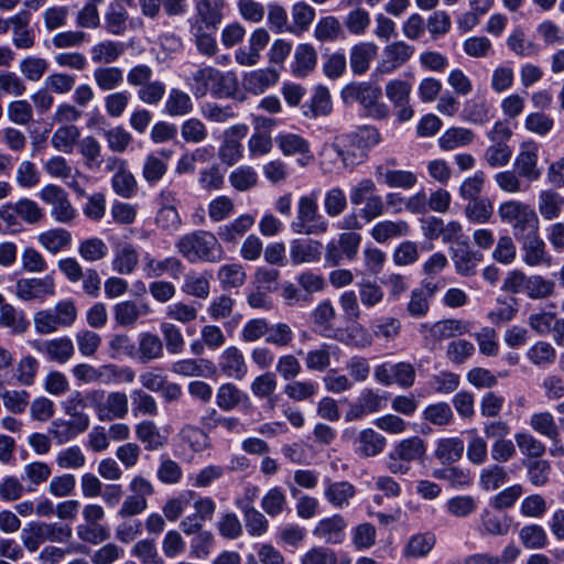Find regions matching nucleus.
I'll list each match as a JSON object with an SVG mask.
<instances>
[{"label": "nucleus", "instance_id": "nucleus-44", "mask_svg": "<svg viewBox=\"0 0 564 564\" xmlns=\"http://www.w3.org/2000/svg\"><path fill=\"white\" fill-rule=\"evenodd\" d=\"M83 432H85V424L82 420H78L77 425L69 421L54 420L48 427V433L57 445L69 442Z\"/></svg>", "mask_w": 564, "mask_h": 564}, {"label": "nucleus", "instance_id": "nucleus-48", "mask_svg": "<svg viewBox=\"0 0 564 564\" xmlns=\"http://www.w3.org/2000/svg\"><path fill=\"white\" fill-rule=\"evenodd\" d=\"M293 72L296 76H306L317 63V53L311 44H300L294 53Z\"/></svg>", "mask_w": 564, "mask_h": 564}, {"label": "nucleus", "instance_id": "nucleus-61", "mask_svg": "<svg viewBox=\"0 0 564 564\" xmlns=\"http://www.w3.org/2000/svg\"><path fill=\"white\" fill-rule=\"evenodd\" d=\"M527 358L538 367L552 365L556 359V350L547 341H536L527 351Z\"/></svg>", "mask_w": 564, "mask_h": 564}, {"label": "nucleus", "instance_id": "nucleus-54", "mask_svg": "<svg viewBox=\"0 0 564 564\" xmlns=\"http://www.w3.org/2000/svg\"><path fill=\"white\" fill-rule=\"evenodd\" d=\"M508 47L520 57H531L539 53V46L528 40L522 29L517 28L507 39Z\"/></svg>", "mask_w": 564, "mask_h": 564}, {"label": "nucleus", "instance_id": "nucleus-32", "mask_svg": "<svg viewBox=\"0 0 564 564\" xmlns=\"http://www.w3.org/2000/svg\"><path fill=\"white\" fill-rule=\"evenodd\" d=\"M340 351L336 345L322 344L318 348L306 352L304 362L310 371H325L330 365V357Z\"/></svg>", "mask_w": 564, "mask_h": 564}, {"label": "nucleus", "instance_id": "nucleus-42", "mask_svg": "<svg viewBox=\"0 0 564 564\" xmlns=\"http://www.w3.org/2000/svg\"><path fill=\"white\" fill-rule=\"evenodd\" d=\"M464 453V442L458 437L441 438L434 455L444 465L459 460Z\"/></svg>", "mask_w": 564, "mask_h": 564}, {"label": "nucleus", "instance_id": "nucleus-5", "mask_svg": "<svg viewBox=\"0 0 564 564\" xmlns=\"http://www.w3.org/2000/svg\"><path fill=\"white\" fill-rule=\"evenodd\" d=\"M498 215L502 223L511 226L516 239L539 231V217L535 210L523 202L510 199L501 203Z\"/></svg>", "mask_w": 564, "mask_h": 564}, {"label": "nucleus", "instance_id": "nucleus-45", "mask_svg": "<svg viewBox=\"0 0 564 564\" xmlns=\"http://www.w3.org/2000/svg\"><path fill=\"white\" fill-rule=\"evenodd\" d=\"M40 245L48 252L55 254L72 242V235L63 228H54L39 235Z\"/></svg>", "mask_w": 564, "mask_h": 564}, {"label": "nucleus", "instance_id": "nucleus-64", "mask_svg": "<svg viewBox=\"0 0 564 564\" xmlns=\"http://www.w3.org/2000/svg\"><path fill=\"white\" fill-rule=\"evenodd\" d=\"M508 479L503 466L499 464L484 468L479 475V485L484 490L491 491L501 487Z\"/></svg>", "mask_w": 564, "mask_h": 564}, {"label": "nucleus", "instance_id": "nucleus-29", "mask_svg": "<svg viewBox=\"0 0 564 564\" xmlns=\"http://www.w3.org/2000/svg\"><path fill=\"white\" fill-rule=\"evenodd\" d=\"M302 113L306 118H317L327 116L332 111V100L328 89L324 86H318L308 102L301 107Z\"/></svg>", "mask_w": 564, "mask_h": 564}, {"label": "nucleus", "instance_id": "nucleus-55", "mask_svg": "<svg viewBox=\"0 0 564 564\" xmlns=\"http://www.w3.org/2000/svg\"><path fill=\"white\" fill-rule=\"evenodd\" d=\"M134 378L135 373L129 367H118L117 365L109 364L98 368V381L106 384L118 382L130 383Z\"/></svg>", "mask_w": 564, "mask_h": 564}, {"label": "nucleus", "instance_id": "nucleus-33", "mask_svg": "<svg viewBox=\"0 0 564 564\" xmlns=\"http://www.w3.org/2000/svg\"><path fill=\"white\" fill-rule=\"evenodd\" d=\"M409 231V224L404 220H383L372 227L370 235L377 242L384 243L390 239L404 237Z\"/></svg>", "mask_w": 564, "mask_h": 564}, {"label": "nucleus", "instance_id": "nucleus-63", "mask_svg": "<svg viewBox=\"0 0 564 564\" xmlns=\"http://www.w3.org/2000/svg\"><path fill=\"white\" fill-rule=\"evenodd\" d=\"M167 172V162L154 154H149L142 165V176L147 183H159Z\"/></svg>", "mask_w": 564, "mask_h": 564}, {"label": "nucleus", "instance_id": "nucleus-15", "mask_svg": "<svg viewBox=\"0 0 564 564\" xmlns=\"http://www.w3.org/2000/svg\"><path fill=\"white\" fill-rule=\"evenodd\" d=\"M184 270V264L176 257L159 260L150 254H145L143 258V271L148 278L156 279L163 274H169L173 279H180Z\"/></svg>", "mask_w": 564, "mask_h": 564}, {"label": "nucleus", "instance_id": "nucleus-7", "mask_svg": "<svg viewBox=\"0 0 564 564\" xmlns=\"http://www.w3.org/2000/svg\"><path fill=\"white\" fill-rule=\"evenodd\" d=\"M426 445L420 436H411L398 442L389 453L386 462L388 470L393 475H406L411 464L424 458Z\"/></svg>", "mask_w": 564, "mask_h": 564}, {"label": "nucleus", "instance_id": "nucleus-2", "mask_svg": "<svg viewBox=\"0 0 564 564\" xmlns=\"http://www.w3.org/2000/svg\"><path fill=\"white\" fill-rule=\"evenodd\" d=\"M382 91L379 86L370 83H350L340 93L346 105L359 102L365 112L375 119H386L389 116V107L380 101Z\"/></svg>", "mask_w": 564, "mask_h": 564}, {"label": "nucleus", "instance_id": "nucleus-43", "mask_svg": "<svg viewBox=\"0 0 564 564\" xmlns=\"http://www.w3.org/2000/svg\"><path fill=\"white\" fill-rule=\"evenodd\" d=\"M138 354L142 362L161 358L163 356L162 339L156 334L150 332L140 334Z\"/></svg>", "mask_w": 564, "mask_h": 564}, {"label": "nucleus", "instance_id": "nucleus-10", "mask_svg": "<svg viewBox=\"0 0 564 564\" xmlns=\"http://www.w3.org/2000/svg\"><path fill=\"white\" fill-rule=\"evenodd\" d=\"M386 398L373 389H364L354 403L345 413L346 422L362 420L364 417L379 412L383 409Z\"/></svg>", "mask_w": 564, "mask_h": 564}, {"label": "nucleus", "instance_id": "nucleus-58", "mask_svg": "<svg viewBox=\"0 0 564 564\" xmlns=\"http://www.w3.org/2000/svg\"><path fill=\"white\" fill-rule=\"evenodd\" d=\"M292 21L294 24V29L290 28L291 32H305L308 30L310 25L315 19L316 12L315 9L304 1H299L293 4L292 10Z\"/></svg>", "mask_w": 564, "mask_h": 564}, {"label": "nucleus", "instance_id": "nucleus-9", "mask_svg": "<svg viewBox=\"0 0 564 564\" xmlns=\"http://www.w3.org/2000/svg\"><path fill=\"white\" fill-rule=\"evenodd\" d=\"M40 198L51 206L52 217L61 224H69L77 213L68 199L67 193L57 185H46L39 193Z\"/></svg>", "mask_w": 564, "mask_h": 564}, {"label": "nucleus", "instance_id": "nucleus-30", "mask_svg": "<svg viewBox=\"0 0 564 564\" xmlns=\"http://www.w3.org/2000/svg\"><path fill=\"white\" fill-rule=\"evenodd\" d=\"M126 52L122 42L105 40L93 45L90 57L95 64H112Z\"/></svg>", "mask_w": 564, "mask_h": 564}, {"label": "nucleus", "instance_id": "nucleus-50", "mask_svg": "<svg viewBox=\"0 0 564 564\" xmlns=\"http://www.w3.org/2000/svg\"><path fill=\"white\" fill-rule=\"evenodd\" d=\"M519 539L529 550H542L549 543L546 531L539 524L523 525L519 531Z\"/></svg>", "mask_w": 564, "mask_h": 564}, {"label": "nucleus", "instance_id": "nucleus-47", "mask_svg": "<svg viewBox=\"0 0 564 564\" xmlns=\"http://www.w3.org/2000/svg\"><path fill=\"white\" fill-rule=\"evenodd\" d=\"M529 424L534 432L551 441H557L560 437V429L555 419L547 411L533 413L530 416Z\"/></svg>", "mask_w": 564, "mask_h": 564}, {"label": "nucleus", "instance_id": "nucleus-6", "mask_svg": "<svg viewBox=\"0 0 564 564\" xmlns=\"http://www.w3.org/2000/svg\"><path fill=\"white\" fill-rule=\"evenodd\" d=\"M72 538V528L58 522H32L21 532V541L29 552H35L45 542L65 543Z\"/></svg>", "mask_w": 564, "mask_h": 564}, {"label": "nucleus", "instance_id": "nucleus-14", "mask_svg": "<svg viewBox=\"0 0 564 564\" xmlns=\"http://www.w3.org/2000/svg\"><path fill=\"white\" fill-rule=\"evenodd\" d=\"M517 241L521 243L523 261L530 267H538L542 264H550L551 257L546 251L545 242L539 236V231L527 234Z\"/></svg>", "mask_w": 564, "mask_h": 564}, {"label": "nucleus", "instance_id": "nucleus-1", "mask_svg": "<svg viewBox=\"0 0 564 564\" xmlns=\"http://www.w3.org/2000/svg\"><path fill=\"white\" fill-rule=\"evenodd\" d=\"M175 248L189 263L218 262L224 254L217 237L205 230H195L182 236L176 241Z\"/></svg>", "mask_w": 564, "mask_h": 564}, {"label": "nucleus", "instance_id": "nucleus-34", "mask_svg": "<svg viewBox=\"0 0 564 564\" xmlns=\"http://www.w3.org/2000/svg\"><path fill=\"white\" fill-rule=\"evenodd\" d=\"M242 403H250L247 393L238 389L234 383L221 384L216 393V404L224 411H231Z\"/></svg>", "mask_w": 564, "mask_h": 564}, {"label": "nucleus", "instance_id": "nucleus-41", "mask_svg": "<svg viewBox=\"0 0 564 564\" xmlns=\"http://www.w3.org/2000/svg\"><path fill=\"white\" fill-rule=\"evenodd\" d=\"M93 77L100 90L112 91L123 83V70L117 66H98Z\"/></svg>", "mask_w": 564, "mask_h": 564}, {"label": "nucleus", "instance_id": "nucleus-51", "mask_svg": "<svg viewBox=\"0 0 564 564\" xmlns=\"http://www.w3.org/2000/svg\"><path fill=\"white\" fill-rule=\"evenodd\" d=\"M238 90V79L232 72L216 69L210 94L218 98L232 97Z\"/></svg>", "mask_w": 564, "mask_h": 564}, {"label": "nucleus", "instance_id": "nucleus-39", "mask_svg": "<svg viewBox=\"0 0 564 564\" xmlns=\"http://www.w3.org/2000/svg\"><path fill=\"white\" fill-rule=\"evenodd\" d=\"M564 206V198L553 189H545L539 194L538 209L545 220L560 217Z\"/></svg>", "mask_w": 564, "mask_h": 564}, {"label": "nucleus", "instance_id": "nucleus-46", "mask_svg": "<svg viewBox=\"0 0 564 564\" xmlns=\"http://www.w3.org/2000/svg\"><path fill=\"white\" fill-rule=\"evenodd\" d=\"M514 441L521 454L529 460L539 459L546 452L545 444L529 432L516 433Z\"/></svg>", "mask_w": 564, "mask_h": 564}, {"label": "nucleus", "instance_id": "nucleus-36", "mask_svg": "<svg viewBox=\"0 0 564 564\" xmlns=\"http://www.w3.org/2000/svg\"><path fill=\"white\" fill-rule=\"evenodd\" d=\"M375 174L378 180H381L389 187L411 188L416 183V175L410 171L389 170L379 165Z\"/></svg>", "mask_w": 564, "mask_h": 564}, {"label": "nucleus", "instance_id": "nucleus-26", "mask_svg": "<svg viewBox=\"0 0 564 564\" xmlns=\"http://www.w3.org/2000/svg\"><path fill=\"white\" fill-rule=\"evenodd\" d=\"M357 442V453L362 457L378 456L387 446V438L370 427L360 431Z\"/></svg>", "mask_w": 564, "mask_h": 564}, {"label": "nucleus", "instance_id": "nucleus-11", "mask_svg": "<svg viewBox=\"0 0 564 564\" xmlns=\"http://www.w3.org/2000/svg\"><path fill=\"white\" fill-rule=\"evenodd\" d=\"M31 346L39 354H42L47 360L65 364L74 355V345L68 337H58L54 339H37L31 343Z\"/></svg>", "mask_w": 564, "mask_h": 564}, {"label": "nucleus", "instance_id": "nucleus-57", "mask_svg": "<svg viewBox=\"0 0 564 564\" xmlns=\"http://www.w3.org/2000/svg\"><path fill=\"white\" fill-rule=\"evenodd\" d=\"M135 434L139 441L145 444V449L154 451L162 447L165 438L161 435L156 425L151 421H144L137 425Z\"/></svg>", "mask_w": 564, "mask_h": 564}, {"label": "nucleus", "instance_id": "nucleus-49", "mask_svg": "<svg viewBox=\"0 0 564 564\" xmlns=\"http://www.w3.org/2000/svg\"><path fill=\"white\" fill-rule=\"evenodd\" d=\"M216 69L213 66H204L193 73L188 85L196 98L205 97L210 93Z\"/></svg>", "mask_w": 564, "mask_h": 564}, {"label": "nucleus", "instance_id": "nucleus-40", "mask_svg": "<svg viewBox=\"0 0 564 564\" xmlns=\"http://www.w3.org/2000/svg\"><path fill=\"white\" fill-rule=\"evenodd\" d=\"M139 262V253L131 243H123L117 247L112 260V269L119 274H130Z\"/></svg>", "mask_w": 564, "mask_h": 564}, {"label": "nucleus", "instance_id": "nucleus-16", "mask_svg": "<svg viewBox=\"0 0 564 564\" xmlns=\"http://www.w3.org/2000/svg\"><path fill=\"white\" fill-rule=\"evenodd\" d=\"M275 142L284 155L299 154V163L307 165L314 159L307 140L295 133H282L276 135Z\"/></svg>", "mask_w": 564, "mask_h": 564}, {"label": "nucleus", "instance_id": "nucleus-20", "mask_svg": "<svg viewBox=\"0 0 564 564\" xmlns=\"http://www.w3.org/2000/svg\"><path fill=\"white\" fill-rule=\"evenodd\" d=\"M452 260L456 272L463 276L474 275L481 256L474 251L467 242H458L451 247Z\"/></svg>", "mask_w": 564, "mask_h": 564}, {"label": "nucleus", "instance_id": "nucleus-37", "mask_svg": "<svg viewBox=\"0 0 564 564\" xmlns=\"http://www.w3.org/2000/svg\"><path fill=\"white\" fill-rule=\"evenodd\" d=\"M254 217L250 214L240 215L234 221L220 226L217 236L225 242H236L254 225Z\"/></svg>", "mask_w": 564, "mask_h": 564}, {"label": "nucleus", "instance_id": "nucleus-53", "mask_svg": "<svg viewBox=\"0 0 564 564\" xmlns=\"http://www.w3.org/2000/svg\"><path fill=\"white\" fill-rule=\"evenodd\" d=\"M400 319L391 316H382L371 323L372 335L384 341L394 340L401 332Z\"/></svg>", "mask_w": 564, "mask_h": 564}, {"label": "nucleus", "instance_id": "nucleus-62", "mask_svg": "<svg viewBox=\"0 0 564 564\" xmlns=\"http://www.w3.org/2000/svg\"><path fill=\"white\" fill-rule=\"evenodd\" d=\"M79 134L77 127L73 124L62 126L53 133L51 142L56 150L69 153Z\"/></svg>", "mask_w": 564, "mask_h": 564}, {"label": "nucleus", "instance_id": "nucleus-4", "mask_svg": "<svg viewBox=\"0 0 564 564\" xmlns=\"http://www.w3.org/2000/svg\"><path fill=\"white\" fill-rule=\"evenodd\" d=\"M153 69L147 64H137L127 72V83L137 88V98L144 105H159L166 93V85L159 80H152Z\"/></svg>", "mask_w": 564, "mask_h": 564}, {"label": "nucleus", "instance_id": "nucleus-28", "mask_svg": "<svg viewBox=\"0 0 564 564\" xmlns=\"http://www.w3.org/2000/svg\"><path fill=\"white\" fill-rule=\"evenodd\" d=\"M356 489L348 481H330L326 480L324 491L325 499L335 508H346L349 506L350 499L354 498Z\"/></svg>", "mask_w": 564, "mask_h": 564}, {"label": "nucleus", "instance_id": "nucleus-3", "mask_svg": "<svg viewBox=\"0 0 564 564\" xmlns=\"http://www.w3.org/2000/svg\"><path fill=\"white\" fill-rule=\"evenodd\" d=\"M318 194L313 191L303 195L297 202L296 218L291 223V230L296 235H322L329 224L318 212Z\"/></svg>", "mask_w": 564, "mask_h": 564}, {"label": "nucleus", "instance_id": "nucleus-27", "mask_svg": "<svg viewBox=\"0 0 564 564\" xmlns=\"http://www.w3.org/2000/svg\"><path fill=\"white\" fill-rule=\"evenodd\" d=\"M378 47L373 43L361 42L356 44L350 50V68L355 75L365 74L369 67L371 61L377 55Z\"/></svg>", "mask_w": 564, "mask_h": 564}, {"label": "nucleus", "instance_id": "nucleus-25", "mask_svg": "<svg viewBox=\"0 0 564 564\" xmlns=\"http://www.w3.org/2000/svg\"><path fill=\"white\" fill-rule=\"evenodd\" d=\"M101 410V422L124 419L129 412L127 394L120 391H112L108 394L106 393L104 408Z\"/></svg>", "mask_w": 564, "mask_h": 564}, {"label": "nucleus", "instance_id": "nucleus-56", "mask_svg": "<svg viewBox=\"0 0 564 564\" xmlns=\"http://www.w3.org/2000/svg\"><path fill=\"white\" fill-rule=\"evenodd\" d=\"M423 419L436 426H446L453 423L454 412L446 402L427 405L423 411Z\"/></svg>", "mask_w": 564, "mask_h": 564}, {"label": "nucleus", "instance_id": "nucleus-19", "mask_svg": "<svg viewBox=\"0 0 564 564\" xmlns=\"http://www.w3.org/2000/svg\"><path fill=\"white\" fill-rule=\"evenodd\" d=\"M225 0H198L196 9V22L202 24L204 29L216 31L224 18L223 10Z\"/></svg>", "mask_w": 564, "mask_h": 564}, {"label": "nucleus", "instance_id": "nucleus-31", "mask_svg": "<svg viewBox=\"0 0 564 564\" xmlns=\"http://www.w3.org/2000/svg\"><path fill=\"white\" fill-rule=\"evenodd\" d=\"M429 330L433 340L441 341L469 333L470 324L462 319L448 318L435 323L429 327Z\"/></svg>", "mask_w": 564, "mask_h": 564}, {"label": "nucleus", "instance_id": "nucleus-8", "mask_svg": "<svg viewBox=\"0 0 564 564\" xmlns=\"http://www.w3.org/2000/svg\"><path fill=\"white\" fill-rule=\"evenodd\" d=\"M77 318V308L74 301L58 302L53 308L43 310L34 315L35 330L41 335L57 332L59 328L70 327Z\"/></svg>", "mask_w": 564, "mask_h": 564}, {"label": "nucleus", "instance_id": "nucleus-23", "mask_svg": "<svg viewBox=\"0 0 564 564\" xmlns=\"http://www.w3.org/2000/svg\"><path fill=\"white\" fill-rule=\"evenodd\" d=\"M346 525L347 523L345 519L339 514H335L333 517L322 519L315 527L313 533L326 543L338 544L344 541V530Z\"/></svg>", "mask_w": 564, "mask_h": 564}, {"label": "nucleus", "instance_id": "nucleus-12", "mask_svg": "<svg viewBox=\"0 0 564 564\" xmlns=\"http://www.w3.org/2000/svg\"><path fill=\"white\" fill-rule=\"evenodd\" d=\"M414 54V47L403 41H397L383 48L382 59L376 68L378 74H391L404 65Z\"/></svg>", "mask_w": 564, "mask_h": 564}, {"label": "nucleus", "instance_id": "nucleus-35", "mask_svg": "<svg viewBox=\"0 0 564 564\" xmlns=\"http://www.w3.org/2000/svg\"><path fill=\"white\" fill-rule=\"evenodd\" d=\"M193 101L191 96L178 89L171 88L164 102V112L171 117H183L192 112Z\"/></svg>", "mask_w": 564, "mask_h": 564}, {"label": "nucleus", "instance_id": "nucleus-22", "mask_svg": "<svg viewBox=\"0 0 564 564\" xmlns=\"http://www.w3.org/2000/svg\"><path fill=\"white\" fill-rule=\"evenodd\" d=\"M279 80V73L274 68H260L243 75L242 83L247 91L253 95L263 94Z\"/></svg>", "mask_w": 564, "mask_h": 564}, {"label": "nucleus", "instance_id": "nucleus-18", "mask_svg": "<svg viewBox=\"0 0 564 564\" xmlns=\"http://www.w3.org/2000/svg\"><path fill=\"white\" fill-rule=\"evenodd\" d=\"M323 245L318 240L300 238L291 241L290 257L293 264L317 262L322 256Z\"/></svg>", "mask_w": 564, "mask_h": 564}, {"label": "nucleus", "instance_id": "nucleus-17", "mask_svg": "<svg viewBox=\"0 0 564 564\" xmlns=\"http://www.w3.org/2000/svg\"><path fill=\"white\" fill-rule=\"evenodd\" d=\"M30 327V322L23 311L7 302L0 293V328L9 329L11 335H22Z\"/></svg>", "mask_w": 564, "mask_h": 564}, {"label": "nucleus", "instance_id": "nucleus-21", "mask_svg": "<svg viewBox=\"0 0 564 564\" xmlns=\"http://www.w3.org/2000/svg\"><path fill=\"white\" fill-rule=\"evenodd\" d=\"M219 369L228 378L242 380L247 372L243 354L235 346L227 347L219 357Z\"/></svg>", "mask_w": 564, "mask_h": 564}, {"label": "nucleus", "instance_id": "nucleus-13", "mask_svg": "<svg viewBox=\"0 0 564 564\" xmlns=\"http://www.w3.org/2000/svg\"><path fill=\"white\" fill-rule=\"evenodd\" d=\"M55 281L51 274L43 278L20 279L15 284V295L23 301L53 296Z\"/></svg>", "mask_w": 564, "mask_h": 564}, {"label": "nucleus", "instance_id": "nucleus-60", "mask_svg": "<svg viewBox=\"0 0 564 564\" xmlns=\"http://www.w3.org/2000/svg\"><path fill=\"white\" fill-rule=\"evenodd\" d=\"M341 24L336 17L327 15L316 23L314 37L319 42H333L341 34Z\"/></svg>", "mask_w": 564, "mask_h": 564}, {"label": "nucleus", "instance_id": "nucleus-59", "mask_svg": "<svg viewBox=\"0 0 564 564\" xmlns=\"http://www.w3.org/2000/svg\"><path fill=\"white\" fill-rule=\"evenodd\" d=\"M229 183L237 191H249L257 186L258 173L252 166L241 165L230 173Z\"/></svg>", "mask_w": 564, "mask_h": 564}, {"label": "nucleus", "instance_id": "nucleus-38", "mask_svg": "<svg viewBox=\"0 0 564 564\" xmlns=\"http://www.w3.org/2000/svg\"><path fill=\"white\" fill-rule=\"evenodd\" d=\"M212 275L207 272H188L182 285V291L191 296L207 299L210 293Z\"/></svg>", "mask_w": 564, "mask_h": 564}, {"label": "nucleus", "instance_id": "nucleus-24", "mask_svg": "<svg viewBox=\"0 0 564 564\" xmlns=\"http://www.w3.org/2000/svg\"><path fill=\"white\" fill-rule=\"evenodd\" d=\"M538 147L535 144L523 148L514 160V167L520 177H524L528 182H535L541 176L538 167Z\"/></svg>", "mask_w": 564, "mask_h": 564}, {"label": "nucleus", "instance_id": "nucleus-52", "mask_svg": "<svg viewBox=\"0 0 564 564\" xmlns=\"http://www.w3.org/2000/svg\"><path fill=\"white\" fill-rule=\"evenodd\" d=\"M212 369V362L206 359H181L173 362L171 368L174 373L185 377H203Z\"/></svg>", "mask_w": 564, "mask_h": 564}]
</instances>
